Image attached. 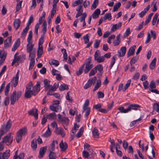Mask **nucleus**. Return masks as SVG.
Returning <instances> with one entry per match:
<instances>
[{
	"instance_id": "obj_1",
	"label": "nucleus",
	"mask_w": 159,
	"mask_h": 159,
	"mask_svg": "<svg viewBox=\"0 0 159 159\" xmlns=\"http://www.w3.org/2000/svg\"><path fill=\"white\" fill-rule=\"evenodd\" d=\"M22 95V92L20 91H15L10 96V101L11 105H14L16 102L20 98Z\"/></svg>"
},
{
	"instance_id": "obj_2",
	"label": "nucleus",
	"mask_w": 159,
	"mask_h": 159,
	"mask_svg": "<svg viewBox=\"0 0 159 159\" xmlns=\"http://www.w3.org/2000/svg\"><path fill=\"white\" fill-rule=\"evenodd\" d=\"M27 134V129L26 127H24L22 129H20L17 132L16 136V140L17 143L21 140L23 136Z\"/></svg>"
},
{
	"instance_id": "obj_3",
	"label": "nucleus",
	"mask_w": 159,
	"mask_h": 159,
	"mask_svg": "<svg viewBox=\"0 0 159 159\" xmlns=\"http://www.w3.org/2000/svg\"><path fill=\"white\" fill-rule=\"evenodd\" d=\"M85 65V69L84 70V73H88L90 70L93 67V65L92 63V58L91 57L86 59L84 61Z\"/></svg>"
},
{
	"instance_id": "obj_4",
	"label": "nucleus",
	"mask_w": 159,
	"mask_h": 159,
	"mask_svg": "<svg viewBox=\"0 0 159 159\" xmlns=\"http://www.w3.org/2000/svg\"><path fill=\"white\" fill-rule=\"evenodd\" d=\"M13 138V137L11 136V133H9L2 138L1 142L3 143H5L7 145L9 146L12 143Z\"/></svg>"
},
{
	"instance_id": "obj_5",
	"label": "nucleus",
	"mask_w": 159,
	"mask_h": 159,
	"mask_svg": "<svg viewBox=\"0 0 159 159\" xmlns=\"http://www.w3.org/2000/svg\"><path fill=\"white\" fill-rule=\"evenodd\" d=\"M100 73H102L103 71V67L101 64H98L93 68L89 74V77L94 75L97 72V70Z\"/></svg>"
},
{
	"instance_id": "obj_6",
	"label": "nucleus",
	"mask_w": 159,
	"mask_h": 159,
	"mask_svg": "<svg viewBox=\"0 0 159 159\" xmlns=\"http://www.w3.org/2000/svg\"><path fill=\"white\" fill-rule=\"evenodd\" d=\"M101 54L98 50H97L94 55V59L98 63H100L103 62L105 60L104 57L101 56Z\"/></svg>"
},
{
	"instance_id": "obj_7",
	"label": "nucleus",
	"mask_w": 159,
	"mask_h": 159,
	"mask_svg": "<svg viewBox=\"0 0 159 159\" xmlns=\"http://www.w3.org/2000/svg\"><path fill=\"white\" fill-rule=\"evenodd\" d=\"M19 72V70H18L15 76L12 78L11 81V85L14 87H15L17 86L18 82Z\"/></svg>"
},
{
	"instance_id": "obj_8",
	"label": "nucleus",
	"mask_w": 159,
	"mask_h": 159,
	"mask_svg": "<svg viewBox=\"0 0 159 159\" xmlns=\"http://www.w3.org/2000/svg\"><path fill=\"white\" fill-rule=\"evenodd\" d=\"M59 121L61 123L64 125H67L69 123V120L68 118L66 117H62L61 115L60 114L58 115Z\"/></svg>"
},
{
	"instance_id": "obj_9",
	"label": "nucleus",
	"mask_w": 159,
	"mask_h": 159,
	"mask_svg": "<svg viewBox=\"0 0 159 159\" xmlns=\"http://www.w3.org/2000/svg\"><path fill=\"white\" fill-rule=\"evenodd\" d=\"M40 83L38 81L36 84L34 86L32 90L33 92V95L35 96L37 94L40 90Z\"/></svg>"
},
{
	"instance_id": "obj_10",
	"label": "nucleus",
	"mask_w": 159,
	"mask_h": 159,
	"mask_svg": "<svg viewBox=\"0 0 159 159\" xmlns=\"http://www.w3.org/2000/svg\"><path fill=\"white\" fill-rule=\"evenodd\" d=\"M50 80L47 79H45L43 81L45 91L49 90L51 89L52 85L50 84Z\"/></svg>"
},
{
	"instance_id": "obj_11",
	"label": "nucleus",
	"mask_w": 159,
	"mask_h": 159,
	"mask_svg": "<svg viewBox=\"0 0 159 159\" xmlns=\"http://www.w3.org/2000/svg\"><path fill=\"white\" fill-rule=\"evenodd\" d=\"M58 87V83H55L53 86L52 85L51 89L48 91L47 95H52V92L56 90Z\"/></svg>"
},
{
	"instance_id": "obj_12",
	"label": "nucleus",
	"mask_w": 159,
	"mask_h": 159,
	"mask_svg": "<svg viewBox=\"0 0 159 159\" xmlns=\"http://www.w3.org/2000/svg\"><path fill=\"white\" fill-rule=\"evenodd\" d=\"M140 108V106L137 104H131L128 106L127 108L128 112L132 110L136 111Z\"/></svg>"
},
{
	"instance_id": "obj_13",
	"label": "nucleus",
	"mask_w": 159,
	"mask_h": 159,
	"mask_svg": "<svg viewBox=\"0 0 159 159\" xmlns=\"http://www.w3.org/2000/svg\"><path fill=\"white\" fill-rule=\"evenodd\" d=\"M51 110L56 112H60L61 110V107L59 105L55 106L54 105H52L50 106Z\"/></svg>"
},
{
	"instance_id": "obj_14",
	"label": "nucleus",
	"mask_w": 159,
	"mask_h": 159,
	"mask_svg": "<svg viewBox=\"0 0 159 159\" xmlns=\"http://www.w3.org/2000/svg\"><path fill=\"white\" fill-rule=\"evenodd\" d=\"M58 143L57 140H53L51 143L50 146L49 147L48 150L50 152H52L55 148V145H58Z\"/></svg>"
},
{
	"instance_id": "obj_15",
	"label": "nucleus",
	"mask_w": 159,
	"mask_h": 159,
	"mask_svg": "<svg viewBox=\"0 0 159 159\" xmlns=\"http://www.w3.org/2000/svg\"><path fill=\"white\" fill-rule=\"evenodd\" d=\"M126 50L125 47H123L120 48V50L118 51V57H119L124 56L126 53Z\"/></svg>"
},
{
	"instance_id": "obj_16",
	"label": "nucleus",
	"mask_w": 159,
	"mask_h": 159,
	"mask_svg": "<svg viewBox=\"0 0 159 159\" xmlns=\"http://www.w3.org/2000/svg\"><path fill=\"white\" fill-rule=\"evenodd\" d=\"M30 115L34 116L35 119L38 118V110L37 109H32L28 112Z\"/></svg>"
},
{
	"instance_id": "obj_17",
	"label": "nucleus",
	"mask_w": 159,
	"mask_h": 159,
	"mask_svg": "<svg viewBox=\"0 0 159 159\" xmlns=\"http://www.w3.org/2000/svg\"><path fill=\"white\" fill-rule=\"evenodd\" d=\"M136 47V45H133L129 48L127 54L128 57L134 55Z\"/></svg>"
},
{
	"instance_id": "obj_18",
	"label": "nucleus",
	"mask_w": 159,
	"mask_h": 159,
	"mask_svg": "<svg viewBox=\"0 0 159 159\" xmlns=\"http://www.w3.org/2000/svg\"><path fill=\"white\" fill-rule=\"evenodd\" d=\"M16 54H15V55L14 56V58L13 60L15 62H18L19 61L20 62H21L22 60L21 59H23V60H24L25 59V56H21L20 55L17 57H15Z\"/></svg>"
},
{
	"instance_id": "obj_19",
	"label": "nucleus",
	"mask_w": 159,
	"mask_h": 159,
	"mask_svg": "<svg viewBox=\"0 0 159 159\" xmlns=\"http://www.w3.org/2000/svg\"><path fill=\"white\" fill-rule=\"evenodd\" d=\"M11 37L7 38L4 41V45L5 48H7L10 46L11 41Z\"/></svg>"
},
{
	"instance_id": "obj_20",
	"label": "nucleus",
	"mask_w": 159,
	"mask_h": 159,
	"mask_svg": "<svg viewBox=\"0 0 159 159\" xmlns=\"http://www.w3.org/2000/svg\"><path fill=\"white\" fill-rule=\"evenodd\" d=\"M11 120L9 119L7 122L6 125H3L2 128L5 130V132H7L11 128Z\"/></svg>"
},
{
	"instance_id": "obj_21",
	"label": "nucleus",
	"mask_w": 159,
	"mask_h": 159,
	"mask_svg": "<svg viewBox=\"0 0 159 159\" xmlns=\"http://www.w3.org/2000/svg\"><path fill=\"white\" fill-rule=\"evenodd\" d=\"M18 151H16L15 155H14L13 159H24L25 157L24 154L23 153H20L19 156L17 155Z\"/></svg>"
},
{
	"instance_id": "obj_22",
	"label": "nucleus",
	"mask_w": 159,
	"mask_h": 159,
	"mask_svg": "<svg viewBox=\"0 0 159 159\" xmlns=\"http://www.w3.org/2000/svg\"><path fill=\"white\" fill-rule=\"evenodd\" d=\"M150 8V5H148L147 7L145 8L143 10L141 11L140 13H139V16L141 18L143 17L145 14L149 10V8Z\"/></svg>"
},
{
	"instance_id": "obj_23",
	"label": "nucleus",
	"mask_w": 159,
	"mask_h": 159,
	"mask_svg": "<svg viewBox=\"0 0 159 159\" xmlns=\"http://www.w3.org/2000/svg\"><path fill=\"white\" fill-rule=\"evenodd\" d=\"M47 150V148L45 147H42L40 148L39 155L38 157L39 158H42L44 154Z\"/></svg>"
},
{
	"instance_id": "obj_24",
	"label": "nucleus",
	"mask_w": 159,
	"mask_h": 159,
	"mask_svg": "<svg viewBox=\"0 0 159 159\" xmlns=\"http://www.w3.org/2000/svg\"><path fill=\"white\" fill-rule=\"evenodd\" d=\"M10 156L9 152L7 151L4 152L3 154L0 153V159H7Z\"/></svg>"
},
{
	"instance_id": "obj_25",
	"label": "nucleus",
	"mask_w": 159,
	"mask_h": 159,
	"mask_svg": "<svg viewBox=\"0 0 159 159\" xmlns=\"http://www.w3.org/2000/svg\"><path fill=\"white\" fill-rule=\"evenodd\" d=\"M122 25V23L120 22H119L118 24L114 25L111 29V31L114 32L117 29L120 28Z\"/></svg>"
},
{
	"instance_id": "obj_26",
	"label": "nucleus",
	"mask_w": 159,
	"mask_h": 159,
	"mask_svg": "<svg viewBox=\"0 0 159 159\" xmlns=\"http://www.w3.org/2000/svg\"><path fill=\"white\" fill-rule=\"evenodd\" d=\"M21 21L19 19L15 20L13 23V25L16 30H17L19 27Z\"/></svg>"
},
{
	"instance_id": "obj_27",
	"label": "nucleus",
	"mask_w": 159,
	"mask_h": 159,
	"mask_svg": "<svg viewBox=\"0 0 159 159\" xmlns=\"http://www.w3.org/2000/svg\"><path fill=\"white\" fill-rule=\"evenodd\" d=\"M92 83L93 78H91L88 80L87 83L84 86V88L85 89H88L92 86Z\"/></svg>"
},
{
	"instance_id": "obj_28",
	"label": "nucleus",
	"mask_w": 159,
	"mask_h": 159,
	"mask_svg": "<svg viewBox=\"0 0 159 159\" xmlns=\"http://www.w3.org/2000/svg\"><path fill=\"white\" fill-rule=\"evenodd\" d=\"M61 150L65 151L67 149L68 145L66 142L63 143V141H62L59 144Z\"/></svg>"
},
{
	"instance_id": "obj_29",
	"label": "nucleus",
	"mask_w": 159,
	"mask_h": 159,
	"mask_svg": "<svg viewBox=\"0 0 159 159\" xmlns=\"http://www.w3.org/2000/svg\"><path fill=\"white\" fill-rule=\"evenodd\" d=\"M31 146L33 151H34L36 150L37 146L36 139H34L32 141Z\"/></svg>"
},
{
	"instance_id": "obj_30",
	"label": "nucleus",
	"mask_w": 159,
	"mask_h": 159,
	"mask_svg": "<svg viewBox=\"0 0 159 159\" xmlns=\"http://www.w3.org/2000/svg\"><path fill=\"white\" fill-rule=\"evenodd\" d=\"M92 134L93 137L96 138H98L99 135L98 130L96 127H94L92 131Z\"/></svg>"
},
{
	"instance_id": "obj_31",
	"label": "nucleus",
	"mask_w": 159,
	"mask_h": 159,
	"mask_svg": "<svg viewBox=\"0 0 159 159\" xmlns=\"http://www.w3.org/2000/svg\"><path fill=\"white\" fill-rule=\"evenodd\" d=\"M20 40L19 39H17L14 43L12 48V51H15L19 47L20 44Z\"/></svg>"
},
{
	"instance_id": "obj_32",
	"label": "nucleus",
	"mask_w": 159,
	"mask_h": 159,
	"mask_svg": "<svg viewBox=\"0 0 159 159\" xmlns=\"http://www.w3.org/2000/svg\"><path fill=\"white\" fill-rule=\"evenodd\" d=\"M101 85V81L100 79L97 80L96 84L93 90V91L94 92L97 90Z\"/></svg>"
},
{
	"instance_id": "obj_33",
	"label": "nucleus",
	"mask_w": 159,
	"mask_h": 159,
	"mask_svg": "<svg viewBox=\"0 0 159 159\" xmlns=\"http://www.w3.org/2000/svg\"><path fill=\"white\" fill-rule=\"evenodd\" d=\"M33 95V92L32 90H26L25 93V96L26 98H29Z\"/></svg>"
},
{
	"instance_id": "obj_34",
	"label": "nucleus",
	"mask_w": 159,
	"mask_h": 159,
	"mask_svg": "<svg viewBox=\"0 0 159 159\" xmlns=\"http://www.w3.org/2000/svg\"><path fill=\"white\" fill-rule=\"evenodd\" d=\"M43 46H39L38 50L37 52V57L38 58L40 57L43 54Z\"/></svg>"
},
{
	"instance_id": "obj_35",
	"label": "nucleus",
	"mask_w": 159,
	"mask_h": 159,
	"mask_svg": "<svg viewBox=\"0 0 159 159\" xmlns=\"http://www.w3.org/2000/svg\"><path fill=\"white\" fill-rule=\"evenodd\" d=\"M34 45L32 44V43H28L27 45V51L28 52H31L33 48Z\"/></svg>"
},
{
	"instance_id": "obj_36",
	"label": "nucleus",
	"mask_w": 159,
	"mask_h": 159,
	"mask_svg": "<svg viewBox=\"0 0 159 159\" xmlns=\"http://www.w3.org/2000/svg\"><path fill=\"white\" fill-rule=\"evenodd\" d=\"M156 60L157 58L155 57L153 59L150 63L149 65V68L151 70H153L154 68L156 66Z\"/></svg>"
},
{
	"instance_id": "obj_37",
	"label": "nucleus",
	"mask_w": 159,
	"mask_h": 159,
	"mask_svg": "<svg viewBox=\"0 0 159 159\" xmlns=\"http://www.w3.org/2000/svg\"><path fill=\"white\" fill-rule=\"evenodd\" d=\"M51 131L48 126L47 130H46V132L42 135V136L44 137L47 138L50 136L51 135Z\"/></svg>"
},
{
	"instance_id": "obj_38",
	"label": "nucleus",
	"mask_w": 159,
	"mask_h": 159,
	"mask_svg": "<svg viewBox=\"0 0 159 159\" xmlns=\"http://www.w3.org/2000/svg\"><path fill=\"white\" fill-rule=\"evenodd\" d=\"M49 63L51 65H53L56 66H57L59 64L58 61L53 59L50 60L49 61Z\"/></svg>"
},
{
	"instance_id": "obj_39",
	"label": "nucleus",
	"mask_w": 159,
	"mask_h": 159,
	"mask_svg": "<svg viewBox=\"0 0 159 159\" xmlns=\"http://www.w3.org/2000/svg\"><path fill=\"white\" fill-rule=\"evenodd\" d=\"M56 116V114L55 112H52L49 114L47 116V118L50 120H54Z\"/></svg>"
},
{
	"instance_id": "obj_40",
	"label": "nucleus",
	"mask_w": 159,
	"mask_h": 159,
	"mask_svg": "<svg viewBox=\"0 0 159 159\" xmlns=\"http://www.w3.org/2000/svg\"><path fill=\"white\" fill-rule=\"evenodd\" d=\"M120 34H119L116 36V40L113 42L114 46H117L120 44Z\"/></svg>"
},
{
	"instance_id": "obj_41",
	"label": "nucleus",
	"mask_w": 159,
	"mask_h": 159,
	"mask_svg": "<svg viewBox=\"0 0 159 159\" xmlns=\"http://www.w3.org/2000/svg\"><path fill=\"white\" fill-rule=\"evenodd\" d=\"M47 23L46 20H45L42 25V31L44 35L47 32Z\"/></svg>"
},
{
	"instance_id": "obj_42",
	"label": "nucleus",
	"mask_w": 159,
	"mask_h": 159,
	"mask_svg": "<svg viewBox=\"0 0 159 159\" xmlns=\"http://www.w3.org/2000/svg\"><path fill=\"white\" fill-rule=\"evenodd\" d=\"M69 89L68 86L65 84L61 85L59 87V90L60 91H63L66 90H68Z\"/></svg>"
},
{
	"instance_id": "obj_43",
	"label": "nucleus",
	"mask_w": 159,
	"mask_h": 159,
	"mask_svg": "<svg viewBox=\"0 0 159 159\" xmlns=\"http://www.w3.org/2000/svg\"><path fill=\"white\" fill-rule=\"evenodd\" d=\"M84 131V128L83 127H81L79 129V131L78 132V133H77V134L76 135V136L78 138H80V137Z\"/></svg>"
},
{
	"instance_id": "obj_44",
	"label": "nucleus",
	"mask_w": 159,
	"mask_h": 159,
	"mask_svg": "<svg viewBox=\"0 0 159 159\" xmlns=\"http://www.w3.org/2000/svg\"><path fill=\"white\" fill-rule=\"evenodd\" d=\"M23 2V1L21 0L18 2H17L16 7V11L15 12H18L21 9V4Z\"/></svg>"
},
{
	"instance_id": "obj_45",
	"label": "nucleus",
	"mask_w": 159,
	"mask_h": 159,
	"mask_svg": "<svg viewBox=\"0 0 159 159\" xmlns=\"http://www.w3.org/2000/svg\"><path fill=\"white\" fill-rule=\"evenodd\" d=\"M10 83H8L6 86L5 89V95L7 96L9 93V92L10 90Z\"/></svg>"
},
{
	"instance_id": "obj_46",
	"label": "nucleus",
	"mask_w": 159,
	"mask_h": 159,
	"mask_svg": "<svg viewBox=\"0 0 159 159\" xmlns=\"http://www.w3.org/2000/svg\"><path fill=\"white\" fill-rule=\"evenodd\" d=\"M98 4V0H94L91 6V9L92 10L95 9Z\"/></svg>"
},
{
	"instance_id": "obj_47",
	"label": "nucleus",
	"mask_w": 159,
	"mask_h": 159,
	"mask_svg": "<svg viewBox=\"0 0 159 159\" xmlns=\"http://www.w3.org/2000/svg\"><path fill=\"white\" fill-rule=\"evenodd\" d=\"M80 127L79 125H77L76 123L75 124L74 126L72 129V132L73 134L75 133Z\"/></svg>"
},
{
	"instance_id": "obj_48",
	"label": "nucleus",
	"mask_w": 159,
	"mask_h": 159,
	"mask_svg": "<svg viewBox=\"0 0 159 159\" xmlns=\"http://www.w3.org/2000/svg\"><path fill=\"white\" fill-rule=\"evenodd\" d=\"M29 26L26 25V27L23 30V31L22 32L21 35V37H23L25 36L26 34V33L29 30Z\"/></svg>"
},
{
	"instance_id": "obj_49",
	"label": "nucleus",
	"mask_w": 159,
	"mask_h": 159,
	"mask_svg": "<svg viewBox=\"0 0 159 159\" xmlns=\"http://www.w3.org/2000/svg\"><path fill=\"white\" fill-rule=\"evenodd\" d=\"M158 15V14L157 13H156L154 16L152 20V23L153 25H155Z\"/></svg>"
},
{
	"instance_id": "obj_50",
	"label": "nucleus",
	"mask_w": 159,
	"mask_h": 159,
	"mask_svg": "<svg viewBox=\"0 0 159 159\" xmlns=\"http://www.w3.org/2000/svg\"><path fill=\"white\" fill-rule=\"evenodd\" d=\"M84 111H86L84 115L85 117H87L89 114L90 112V108H86L85 109H83V112H84Z\"/></svg>"
},
{
	"instance_id": "obj_51",
	"label": "nucleus",
	"mask_w": 159,
	"mask_h": 159,
	"mask_svg": "<svg viewBox=\"0 0 159 159\" xmlns=\"http://www.w3.org/2000/svg\"><path fill=\"white\" fill-rule=\"evenodd\" d=\"M35 64V60L34 59H31L30 61V63L29 66V70H31L34 66Z\"/></svg>"
},
{
	"instance_id": "obj_52",
	"label": "nucleus",
	"mask_w": 159,
	"mask_h": 159,
	"mask_svg": "<svg viewBox=\"0 0 159 159\" xmlns=\"http://www.w3.org/2000/svg\"><path fill=\"white\" fill-rule=\"evenodd\" d=\"M83 2V0H77L75 1L72 3V6L73 7H75L78 5L81 4Z\"/></svg>"
},
{
	"instance_id": "obj_53",
	"label": "nucleus",
	"mask_w": 159,
	"mask_h": 159,
	"mask_svg": "<svg viewBox=\"0 0 159 159\" xmlns=\"http://www.w3.org/2000/svg\"><path fill=\"white\" fill-rule=\"evenodd\" d=\"M33 32L31 30L29 31L28 37L27 39V41L28 43H32L31 41V40L32 37Z\"/></svg>"
},
{
	"instance_id": "obj_54",
	"label": "nucleus",
	"mask_w": 159,
	"mask_h": 159,
	"mask_svg": "<svg viewBox=\"0 0 159 159\" xmlns=\"http://www.w3.org/2000/svg\"><path fill=\"white\" fill-rule=\"evenodd\" d=\"M84 64H83L82 65L80 68L79 69L78 71L76 72V74L78 76L80 75L82 73L83 70L84 69Z\"/></svg>"
},
{
	"instance_id": "obj_55",
	"label": "nucleus",
	"mask_w": 159,
	"mask_h": 159,
	"mask_svg": "<svg viewBox=\"0 0 159 159\" xmlns=\"http://www.w3.org/2000/svg\"><path fill=\"white\" fill-rule=\"evenodd\" d=\"M49 157V159H56L57 156L56 153L53 152H50Z\"/></svg>"
},
{
	"instance_id": "obj_56",
	"label": "nucleus",
	"mask_w": 159,
	"mask_h": 159,
	"mask_svg": "<svg viewBox=\"0 0 159 159\" xmlns=\"http://www.w3.org/2000/svg\"><path fill=\"white\" fill-rule=\"evenodd\" d=\"M121 3L120 2L116 4L113 7V11H116L121 6Z\"/></svg>"
},
{
	"instance_id": "obj_57",
	"label": "nucleus",
	"mask_w": 159,
	"mask_h": 159,
	"mask_svg": "<svg viewBox=\"0 0 159 159\" xmlns=\"http://www.w3.org/2000/svg\"><path fill=\"white\" fill-rule=\"evenodd\" d=\"M104 20H105L108 19L109 20H111V13H106L103 17Z\"/></svg>"
},
{
	"instance_id": "obj_58",
	"label": "nucleus",
	"mask_w": 159,
	"mask_h": 159,
	"mask_svg": "<svg viewBox=\"0 0 159 159\" xmlns=\"http://www.w3.org/2000/svg\"><path fill=\"white\" fill-rule=\"evenodd\" d=\"M153 109L157 112L159 113V105L157 103H155L153 104Z\"/></svg>"
},
{
	"instance_id": "obj_59",
	"label": "nucleus",
	"mask_w": 159,
	"mask_h": 159,
	"mask_svg": "<svg viewBox=\"0 0 159 159\" xmlns=\"http://www.w3.org/2000/svg\"><path fill=\"white\" fill-rule=\"evenodd\" d=\"M83 38L84 40V43L85 44H86L89 42V36L88 35V34L85 35H84L83 36Z\"/></svg>"
},
{
	"instance_id": "obj_60",
	"label": "nucleus",
	"mask_w": 159,
	"mask_h": 159,
	"mask_svg": "<svg viewBox=\"0 0 159 159\" xmlns=\"http://www.w3.org/2000/svg\"><path fill=\"white\" fill-rule=\"evenodd\" d=\"M131 82V80H129L127 81L126 83L125 84L124 87L123 89V91H125L128 88V87L130 85V83Z\"/></svg>"
},
{
	"instance_id": "obj_61",
	"label": "nucleus",
	"mask_w": 159,
	"mask_h": 159,
	"mask_svg": "<svg viewBox=\"0 0 159 159\" xmlns=\"http://www.w3.org/2000/svg\"><path fill=\"white\" fill-rule=\"evenodd\" d=\"M57 10V7H52V8L51 11V16H50L51 18H53L56 13V11Z\"/></svg>"
},
{
	"instance_id": "obj_62",
	"label": "nucleus",
	"mask_w": 159,
	"mask_h": 159,
	"mask_svg": "<svg viewBox=\"0 0 159 159\" xmlns=\"http://www.w3.org/2000/svg\"><path fill=\"white\" fill-rule=\"evenodd\" d=\"M157 2L155 1H154L152 2L151 5H153V7L152 8V11L153 12H155L157 10Z\"/></svg>"
},
{
	"instance_id": "obj_63",
	"label": "nucleus",
	"mask_w": 159,
	"mask_h": 159,
	"mask_svg": "<svg viewBox=\"0 0 159 159\" xmlns=\"http://www.w3.org/2000/svg\"><path fill=\"white\" fill-rule=\"evenodd\" d=\"M4 105L6 106H8L10 103V99L9 97L8 96H7L6 98H5L4 100Z\"/></svg>"
},
{
	"instance_id": "obj_64",
	"label": "nucleus",
	"mask_w": 159,
	"mask_h": 159,
	"mask_svg": "<svg viewBox=\"0 0 159 159\" xmlns=\"http://www.w3.org/2000/svg\"><path fill=\"white\" fill-rule=\"evenodd\" d=\"M118 110H119L120 112L122 113H127L128 112L127 108L125 109L123 107H119Z\"/></svg>"
}]
</instances>
